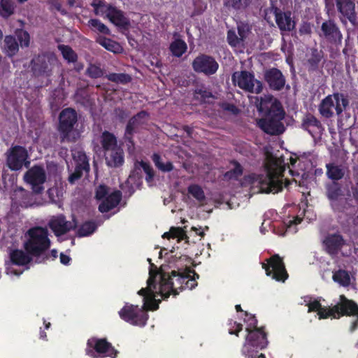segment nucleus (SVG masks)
<instances>
[{
  "label": "nucleus",
  "mask_w": 358,
  "mask_h": 358,
  "mask_svg": "<svg viewBox=\"0 0 358 358\" xmlns=\"http://www.w3.org/2000/svg\"><path fill=\"white\" fill-rule=\"evenodd\" d=\"M196 286L197 282H195L194 278H189V274L185 269H171L169 264L160 266V280L157 289V296L160 295L166 299L171 294L176 296L183 289H192Z\"/></svg>",
  "instance_id": "nucleus-1"
},
{
  "label": "nucleus",
  "mask_w": 358,
  "mask_h": 358,
  "mask_svg": "<svg viewBox=\"0 0 358 358\" xmlns=\"http://www.w3.org/2000/svg\"><path fill=\"white\" fill-rule=\"evenodd\" d=\"M244 322L248 334L241 348V354L245 358H266L261 350L267 348L268 341L264 327H257V319L255 315L244 312Z\"/></svg>",
  "instance_id": "nucleus-2"
},
{
  "label": "nucleus",
  "mask_w": 358,
  "mask_h": 358,
  "mask_svg": "<svg viewBox=\"0 0 358 358\" xmlns=\"http://www.w3.org/2000/svg\"><path fill=\"white\" fill-rule=\"evenodd\" d=\"M257 108L264 117L258 120L257 124L264 133L271 136H279L284 133L285 127L282 121L285 112L280 101L262 99Z\"/></svg>",
  "instance_id": "nucleus-3"
},
{
  "label": "nucleus",
  "mask_w": 358,
  "mask_h": 358,
  "mask_svg": "<svg viewBox=\"0 0 358 358\" xmlns=\"http://www.w3.org/2000/svg\"><path fill=\"white\" fill-rule=\"evenodd\" d=\"M139 295L143 297V304L141 308L138 306L126 303L118 314L124 322L134 326L142 327L146 325L149 318L147 311L157 310L161 300H157V294H155L145 292L144 294Z\"/></svg>",
  "instance_id": "nucleus-4"
},
{
  "label": "nucleus",
  "mask_w": 358,
  "mask_h": 358,
  "mask_svg": "<svg viewBox=\"0 0 358 358\" xmlns=\"http://www.w3.org/2000/svg\"><path fill=\"white\" fill-rule=\"evenodd\" d=\"M24 238V250L37 259L43 256L51 246L49 232L45 227H31L25 233Z\"/></svg>",
  "instance_id": "nucleus-5"
},
{
  "label": "nucleus",
  "mask_w": 358,
  "mask_h": 358,
  "mask_svg": "<svg viewBox=\"0 0 358 358\" xmlns=\"http://www.w3.org/2000/svg\"><path fill=\"white\" fill-rule=\"evenodd\" d=\"M91 6L94 8L95 15L106 13L107 18L116 27L123 30H129L130 20L122 10L103 1H93Z\"/></svg>",
  "instance_id": "nucleus-6"
},
{
  "label": "nucleus",
  "mask_w": 358,
  "mask_h": 358,
  "mask_svg": "<svg viewBox=\"0 0 358 358\" xmlns=\"http://www.w3.org/2000/svg\"><path fill=\"white\" fill-rule=\"evenodd\" d=\"M329 315L334 319H340L343 316L355 317V320L351 322L350 331L354 332L358 328V304L344 294L340 295L339 301L331 307Z\"/></svg>",
  "instance_id": "nucleus-7"
},
{
  "label": "nucleus",
  "mask_w": 358,
  "mask_h": 358,
  "mask_svg": "<svg viewBox=\"0 0 358 358\" xmlns=\"http://www.w3.org/2000/svg\"><path fill=\"white\" fill-rule=\"evenodd\" d=\"M349 105V101L344 94L335 92L324 98L318 106L320 114L325 118H331L334 113L333 108L336 110L337 115H341Z\"/></svg>",
  "instance_id": "nucleus-8"
},
{
  "label": "nucleus",
  "mask_w": 358,
  "mask_h": 358,
  "mask_svg": "<svg viewBox=\"0 0 358 358\" xmlns=\"http://www.w3.org/2000/svg\"><path fill=\"white\" fill-rule=\"evenodd\" d=\"M85 352L91 358H117L119 354V351L106 338L95 336L87 341Z\"/></svg>",
  "instance_id": "nucleus-9"
},
{
  "label": "nucleus",
  "mask_w": 358,
  "mask_h": 358,
  "mask_svg": "<svg viewBox=\"0 0 358 358\" xmlns=\"http://www.w3.org/2000/svg\"><path fill=\"white\" fill-rule=\"evenodd\" d=\"M77 122L78 114L75 109L66 108L61 111L59 115L57 131L62 143L74 141V139L71 136V134L73 132Z\"/></svg>",
  "instance_id": "nucleus-10"
},
{
  "label": "nucleus",
  "mask_w": 358,
  "mask_h": 358,
  "mask_svg": "<svg viewBox=\"0 0 358 358\" xmlns=\"http://www.w3.org/2000/svg\"><path fill=\"white\" fill-rule=\"evenodd\" d=\"M6 166L13 171H18L23 167L30 166L29 156L27 150L22 145H12L6 153Z\"/></svg>",
  "instance_id": "nucleus-11"
},
{
  "label": "nucleus",
  "mask_w": 358,
  "mask_h": 358,
  "mask_svg": "<svg viewBox=\"0 0 358 358\" xmlns=\"http://www.w3.org/2000/svg\"><path fill=\"white\" fill-rule=\"evenodd\" d=\"M231 79L235 85L245 92L260 94L263 90L262 82L255 79L254 73L248 71L234 72Z\"/></svg>",
  "instance_id": "nucleus-12"
},
{
  "label": "nucleus",
  "mask_w": 358,
  "mask_h": 358,
  "mask_svg": "<svg viewBox=\"0 0 358 358\" xmlns=\"http://www.w3.org/2000/svg\"><path fill=\"white\" fill-rule=\"evenodd\" d=\"M318 35L328 43L336 47L342 44L343 34L334 19L329 18L324 20L321 24Z\"/></svg>",
  "instance_id": "nucleus-13"
},
{
  "label": "nucleus",
  "mask_w": 358,
  "mask_h": 358,
  "mask_svg": "<svg viewBox=\"0 0 358 358\" xmlns=\"http://www.w3.org/2000/svg\"><path fill=\"white\" fill-rule=\"evenodd\" d=\"M46 179L47 176L43 166L38 164L29 169L24 175V182L31 185L32 192L36 194L43 193Z\"/></svg>",
  "instance_id": "nucleus-14"
},
{
  "label": "nucleus",
  "mask_w": 358,
  "mask_h": 358,
  "mask_svg": "<svg viewBox=\"0 0 358 358\" xmlns=\"http://www.w3.org/2000/svg\"><path fill=\"white\" fill-rule=\"evenodd\" d=\"M262 264L266 274L278 282H284L289 277L282 259L278 254L272 255Z\"/></svg>",
  "instance_id": "nucleus-15"
},
{
  "label": "nucleus",
  "mask_w": 358,
  "mask_h": 358,
  "mask_svg": "<svg viewBox=\"0 0 358 358\" xmlns=\"http://www.w3.org/2000/svg\"><path fill=\"white\" fill-rule=\"evenodd\" d=\"M192 66L195 72L210 76L217 73L219 64L213 57L200 54L194 59Z\"/></svg>",
  "instance_id": "nucleus-16"
},
{
  "label": "nucleus",
  "mask_w": 358,
  "mask_h": 358,
  "mask_svg": "<svg viewBox=\"0 0 358 358\" xmlns=\"http://www.w3.org/2000/svg\"><path fill=\"white\" fill-rule=\"evenodd\" d=\"M55 61L53 56L43 53L34 57L31 61V71L36 76L50 77L52 71V63Z\"/></svg>",
  "instance_id": "nucleus-17"
},
{
  "label": "nucleus",
  "mask_w": 358,
  "mask_h": 358,
  "mask_svg": "<svg viewBox=\"0 0 358 358\" xmlns=\"http://www.w3.org/2000/svg\"><path fill=\"white\" fill-rule=\"evenodd\" d=\"M273 13L275 15V22L280 31H291L295 28L296 23L291 17V12H282L278 7L272 5L265 10V19L268 20L267 15Z\"/></svg>",
  "instance_id": "nucleus-18"
},
{
  "label": "nucleus",
  "mask_w": 358,
  "mask_h": 358,
  "mask_svg": "<svg viewBox=\"0 0 358 358\" xmlns=\"http://www.w3.org/2000/svg\"><path fill=\"white\" fill-rule=\"evenodd\" d=\"M336 8L341 15V22L346 24L348 20L353 27L357 25V15L355 11V3L354 0H336Z\"/></svg>",
  "instance_id": "nucleus-19"
},
{
  "label": "nucleus",
  "mask_w": 358,
  "mask_h": 358,
  "mask_svg": "<svg viewBox=\"0 0 358 358\" xmlns=\"http://www.w3.org/2000/svg\"><path fill=\"white\" fill-rule=\"evenodd\" d=\"M284 169L280 167L278 173H273L268 170L265 178L260 181V189L262 192L268 194H275L282 190V179L279 178V176L283 172Z\"/></svg>",
  "instance_id": "nucleus-20"
},
{
  "label": "nucleus",
  "mask_w": 358,
  "mask_h": 358,
  "mask_svg": "<svg viewBox=\"0 0 358 358\" xmlns=\"http://www.w3.org/2000/svg\"><path fill=\"white\" fill-rule=\"evenodd\" d=\"M48 226L56 236H61L75 229L77 227V222L76 220H73V222L67 221L66 217L60 214L57 216H53L49 220Z\"/></svg>",
  "instance_id": "nucleus-21"
},
{
  "label": "nucleus",
  "mask_w": 358,
  "mask_h": 358,
  "mask_svg": "<svg viewBox=\"0 0 358 358\" xmlns=\"http://www.w3.org/2000/svg\"><path fill=\"white\" fill-rule=\"evenodd\" d=\"M264 80L273 90L280 91L285 85V78L280 70L277 68H271L265 71L264 73Z\"/></svg>",
  "instance_id": "nucleus-22"
},
{
  "label": "nucleus",
  "mask_w": 358,
  "mask_h": 358,
  "mask_svg": "<svg viewBox=\"0 0 358 358\" xmlns=\"http://www.w3.org/2000/svg\"><path fill=\"white\" fill-rule=\"evenodd\" d=\"M323 245L328 254L336 255L345 245V240L339 234H328L323 241Z\"/></svg>",
  "instance_id": "nucleus-23"
},
{
  "label": "nucleus",
  "mask_w": 358,
  "mask_h": 358,
  "mask_svg": "<svg viewBox=\"0 0 358 358\" xmlns=\"http://www.w3.org/2000/svg\"><path fill=\"white\" fill-rule=\"evenodd\" d=\"M312 297L309 296H306L304 298V302H306V306H308V313L311 312H317L319 316V319H327L330 317L331 315V307H322L320 303L321 297H317L315 299L314 301H311Z\"/></svg>",
  "instance_id": "nucleus-24"
},
{
  "label": "nucleus",
  "mask_w": 358,
  "mask_h": 358,
  "mask_svg": "<svg viewBox=\"0 0 358 358\" xmlns=\"http://www.w3.org/2000/svg\"><path fill=\"white\" fill-rule=\"evenodd\" d=\"M160 275V268L158 270L155 264L150 263L149 269V278L147 280V287L141 288L138 294H144L145 292L157 294L158 284L157 282V275Z\"/></svg>",
  "instance_id": "nucleus-25"
},
{
  "label": "nucleus",
  "mask_w": 358,
  "mask_h": 358,
  "mask_svg": "<svg viewBox=\"0 0 358 358\" xmlns=\"http://www.w3.org/2000/svg\"><path fill=\"white\" fill-rule=\"evenodd\" d=\"M105 155L106 162L109 167L119 168L124 163V153L120 146L105 152Z\"/></svg>",
  "instance_id": "nucleus-26"
},
{
  "label": "nucleus",
  "mask_w": 358,
  "mask_h": 358,
  "mask_svg": "<svg viewBox=\"0 0 358 358\" xmlns=\"http://www.w3.org/2000/svg\"><path fill=\"white\" fill-rule=\"evenodd\" d=\"M301 128L313 135L312 132L321 133L323 126L321 122L313 114L307 113L302 119Z\"/></svg>",
  "instance_id": "nucleus-27"
},
{
  "label": "nucleus",
  "mask_w": 358,
  "mask_h": 358,
  "mask_svg": "<svg viewBox=\"0 0 358 358\" xmlns=\"http://www.w3.org/2000/svg\"><path fill=\"white\" fill-rule=\"evenodd\" d=\"M122 196L121 191L115 190L108 194L99 204V210L103 213L109 212L120 203Z\"/></svg>",
  "instance_id": "nucleus-28"
},
{
  "label": "nucleus",
  "mask_w": 358,
  "mask_h": 358,
  "mask_svg": "<svg viewBox=\"0 0 358 358\" xmlns=\"http://www.w3.org/2000/svg\"><path fill=\"white\" fill-rule=\"evenodd\" d=\"M32 255L25 250L13 249L9 252V258L12 264L19 266H27L33 260Z\"/></svg>",
  "instance_id": "nucleus-29"
},
{
  "label": "nucleus",
  "mask_w": 358,
  "mask_h": 358,
  "mask_svg": "<svg viewBox=\"0 0 358 358\" xmlns=\"http://www.w3.org/2000/svg\"><path fill=\"white\" fill-rule=\"evenodd\" d=\"M326 169L328 178L335 181L341 180L348 171V167L345 165L334 162L327 164Z\"/></svg>",
  "instance_id": "nucleus-30"
},
{
  "label": "nucleus",
  "mask_w": 358,
  "mask_h": 358,
  "mask_svg": "<svg viewBox=\"0 0 358 358\" xmlns=\"http://www.w3.org/2000/svg\"><path fill=\"white\" fill-rule=\"evenodd\" d=\"M96 41L106 50L115 54L120 53L122 50V48L120 44L111 38L99 36L96 38Z\"/></svg>",
  "instance_id": "nucleus-31"
},
{
  "label": "nucleus",
  "mask_w": 358,
  "mask_h": 358,
  "mask_svg": "<svg viewBox=\"0 0 358 358\" xmlns=\"http://www.w3.org/2000/svg\"><path fill=\"white\" fill-rule=\"evenodd\" d=\"M101 144L105 152L119 147L116 136L108 131H104L101 134Z\"/></svg>",
  "instance_id": "nucleus-32"
},
{
  "label": "nucleus",
  "mask_w": 358,
  "mask_h": 358,
  "mask_svg": "<svg viewBox=\"0 0 358 358\" xmlns=\"http://www.w3.org/2000/svg\"><path fill=\"white\" fill-rule=\"evenodd\" d=\"M326 192L328 199L331 201H337L338 197L343 195L341 185L335 180L326 185Z\"/></svg>",
  "instance_id": "nucleus-33"
},
{
  "label": "nucleus",
  "mask_w": 358,
  "mask_h": 358,
  "mask_svg": "<svg viewBox=\"0 0 358 358\" xmlns=\"http://www.w3.org/2000/svg\"><path fill=\"white\" fill-rule=\"evenodd\" d=\"M169 50L173 56L180 57L187 51V45L182 39L176 38L171 43Z\"/></svg>",
  "instance_id": "nucleus-34"
},
{
  "label": "nucleus",
  "mask_w": 358,
  "mask_h": 358,
  "mask_svg": "<svg viewBox=\"0 0 358 358\" xmlns=\"http://www.w3.org/2000/svg\"><path fill=\"white\" fill-rule=\"evenodd\" d=\"M4 48L6 55L10 57L14 56L18 52L19 44L13 36L8 35L5 37Z\"/></svg>",
  "instance_id": "nucleus-35"
},
{
  "label": "nucleus",
  "mask_w": 358,
  "mask_h": 358,
  "mask_svg": "<svg viewBox=\"0 0 358 358\" xmlns=\"http://www.w3.org/2000/svg\"><path fill=\"white\" fill-rule=\"evenodd\" d=\"M251 2L252 0H224V6L229 10L243 11L250 5Z\"/></svg>",
  "instance_id": "nucleus-36"
},
{
  "label": "nucleus",
  "mask_w": 358,
  "mask_h": 358,
  "mask_svg": "<svg viewBox=\"0 0 358 358\" xmlns=\"http://www.w3.org/2000/svg\"><path fill=\"white\" fill-rule=\"evenodd\" d=\"M230 164L233 165L234 168L227 171L224 174V176L225 178L229 180H238L243 173V168L241 164L235 159L231 160Z\"/></svg>",
  "instance_id": "nucleus-37"
},
{
  "label": "nucleus",
  "mask_w": 358,
  "mask_h": 358,
  "mask_svg": "<svg viewBox=\"0 0 358 358\" xmlns=\"http://www.w3.org/2000/svg\"><path fill=\"white\" fill-rule=\"evenodd\" d=\"M15 3L12 0H0V16L8 19L14 14Z\"/></svg>",
  "instance_id": "nucleus-38"
},
{
  "label": "nucleus",
  "mask_w": 358,
  "mask_h": 358,
  "mask_svg": "<svg viewBox=\"0 0 358 358\" xmlns=\"http://www.w3.org/2000/svg\"><path fill=\"white\" fill-rule=\"evenodd\" d=\"M322 57L323 53L322 51H318L317 48L312 49L310 57L308 59L309 71H317L319 67V64L320 63Z\"/></svg>",
  "instance_id": "nucleus-39"
},
{
  "label": "nucleus",
  "mask_w": 358,
  "mask_h": 358,
  "mask_svg": "<svg viewBox=\"0 0 358 358\" xmlns=\"http://www.w3.org/2000/svg\"><path fill=\"white\" fill-rule=\"evenodd\" d=\"M162 238H167V239L178 238V241L188 239V236L186 234L185 231H184L180 227H171L169 231L165 232L162 235Z\"/></svg>",
  "instance_id": "nucleus-40"
},
{
  "label": "nucleus",
  "mask_w": 358,
  "mask_h": 358,
  "mask_svg": "<svg viewBox=\"0 0 358 358\" xmlns=\"http://www.w3.org/2000/svg\"><path fill=\"white\" fill-rule=\"evenodd\" d=\"M152 160L155 166L162 172H170L173 170L174 166L171 162L164 163L161 156L158 153H154L152 156Z\"/></svg>",
  "instance_id": "nucleus-41"
},
{
  "label": "nucleus",
  "mask_w": 358,
  "mask_h": 358,
  "mask_svg": "<svg viewBox=\"0 0 358 358\" xmlns=\"http://www.w3.org/2000/svg\"><path fill=\"white\" fill-rule=\"evenodd\" d=\"M109 81L115 83L117 84L126 85L130 83L132 80L131 76L124 73H110L107 74L106 76Z\"/></svg>",
  "instance_id": "nucleus-42"
},
{
  "label": "nucleus",
  "mask_w": 358,
  "mask_h": 358,
  "mask_svg": "<svg viewBox=\"0 0 358 358\" xmlns=\"http://www.w3.org/2000/svg\"><path fill=\"white\" fill-rule=\"evenodd\" d=\"M87 25L93 31H98L106 35L110 34L109 28L99 19H90Z\"/></svg>",
  "instance_id": "nucleus-43"
},
{
  "label": "nucleus",
  "mask_w": 358,
  "mask_h": 358,
  "mask_svg": "<svg viewBox=\"0 0 358 358\" xmlns=\"http://www.w3.org/2000/svg\"><path fill=\"white\" fill-rule=\"evenodd\" d=\"M97 228L94 221L85 222L78 230V236L80 237L87 236L93 234Z\"/></svg>",
  "instance_id": "nucleus-44"
},
{
  "label": "nucleus",
  "mask_w": 358,
  "mask_h": 358,
  "mask_svg": "<svg viewBox=\"0 0 358 358\" xmlns=\"http://www.w3.org/2000/svg\"><path fill=\"white\" fill-rule=\"evenodd\" d=\"M332 278L334 282L343 287H347L350 283V275L345 270L340 269L334 272Z\"/></svg>",
  "instance_id": "nucleus-45"
},
{
  "label": "nucleus",
  "mask_w": 358,
  "mask_h": 358,
  "mask_svg": "<svg viewBox=\"0 0 358 358\" xmlns=\"http://www.w3.org/2000/svg\"><path fill=\"white\" fill-rule=\"evenodd\" d=\"M58 49L61 51L63 57L69 62L74 63L77 61L78 55L70 46L59 45Z\"/></svg>",
  "instance_id": "nucleus-46"
},
{
  "label": "nucleus",
  "mask_w": 358,
  "mask_h": 358,
  "mask_svg": "<svg viewBox=\"0 0 358 358\" xmlns=\"http://www.w3.org/2000/svg\"><path fill=\"white\" fill-rule=\"evenodd\" d=\"M187 192L199 202H203L206 199L204 192L199 185L192 184L189 185Z\"/></svg>",
  "instance_id": "nucleus-47"
},
{
  "label": "nucleus",
  "mask_w": 358,
  "mask_h": 358,
  "mask_svg": "<svg viewBox=\"0 0 358 358\" xmlns=\"http://www.w3.org/2000/svg\"><path fill=\"white\" fill-rule=\"evenodd\" d=\"M135 132L136 128L127 123L124 134V139L127 143L129 149L134 147L135 143L134 141V134Z\"/></svg>",
  "instance_id": "nucleus-48"
},
{
  "label": "nucleus",
  "mask_w": 358,
  "mask_h": 358,
  "mask_svg": "<svg viewBox=\"0 0 358 358\" xmlns=\"http://www.w3.org/2000/svg\"><path fill=\"white\" fill-rule=\"evenodd\" d=\"M103 73V69L93 64H90L86 69V75L93 79L101 78Z\"/></svg>",
  "instance_id": "nucleus-49"
},
{
  "label": "nucleus",
  "mask_w": 358,
  "mask_h": 358,
  "mask_svg": "<svg viewBox=\"0 0 358 358\" xmlns=\"http://www.w3.org/2000/svg\"><path fill=\"white\" fill-rule=\"evenodd\" d=\"M148 115V112H146L145 110H141V111L138 112L137 114H136L135 115H134L133 117H131L127 123H129V124L132 125L134 127L137 129L142 124V122H140V120L146 117Z\"/></svg>",
  "instance_id": "nucleus-50"
},
{
  "label": "nucleus",
  "mask_w": 358,
  "mask_h": 358,
  "mask_svg": "<svg viewBox=\"0 0 358 358\" xmlns=\"http://www.w3.org/2000/svg\"><path fill=\"white\" fill-rule=\"evenodd\" d=\"M139 164L144 172L146 173L145 180L147 182L152 181L155 176V172L151 166L148 163L143 161L140 162Z\"/></svg>",
  "instance_id": "nucleus-51"
},
{
  "label": "nucleus",
  "mask_w": 358,
  "mask_h": 358,
  "mask_svg": "<svg viewBox=\"0 0 358 358\" xmlns=\"http://www.w3.org/2000/svg\"><path fill=\"white\" fill-rule=\"evenodd\" d=\"M227 41L229 45L233 48L237 47L241 41L233 29H229L227 31Z\"/></svg>",
  "instance_id": "nucleus-52"
},
{
  "label": "nucleus",
  "mask_w": 358,
  "mask_h": 358,
  "mask_svg": "<svg viewBox=\"0 0 358 358\" xmlns=\"http://www.w3.org/2000/svg\"><path fill=\"white\" fill-rule=\"evenodd\" d=\"M213 97V94L205 89H196L194 92V98L205 102L207 99Z\"/></svg>",
  "instance_id": "nucleus-53"
},
{
  "label": "nucleus",
  "mask_w": 358,
  "mask_h": 358,
  "mask_svg": "<svg viewBox=\"0 0 358 358\" xmlns=\"http://www.w3.org/2000/svg\"><path fill=\"white\" fill-rule=\"evenodd\" d=\"M229 334L238 336V333L242 331L243 325L241 323L237 322L233 320H229L228 321Z\"/></svg>",
  "instance_id": "nucleus-54"
},
{
  "label": "nucleus",
  "mask_w": 358,
  "mask_h": 358,
  "mask_svg": "<svg viewBox=\"0 0 358 358\" xmlns=\"http://www.w3.org/2000/svg\"><path fill=\"white\" fill-rule=\"evenodd\" d=\"M108 187L105 185H99L95 192V198L97 200H103L108 195Z\"/></svg>",
  "instance_id": "nucleus-55"
},
{
  "label": "nucleus",
  "mask_w": 358,
  "mask_h": 358,
  "mask_svg": "<svg viewBox=\"0 0 358 358\" xmlns=\"http://www.w3.org/2000/svg\"><path fill=\"white\" fill-rule=\"evenodd\" d=\"M17 39L21 47H28L29 45L30 36L27 31H20L17 34Z\"/></svg>",
  "instance_id": "nucleus-56"
},
{
  "label": "nucleus",
  "mask_w": 358,
  "mask_h": 358,
  "mask_svg": "<svg viewBox=\"0 0 358 358\" xmlns=\"http://www.w3.org/2000/svg\"><path fill=\"white\" fill-rule=\"evenodd\" d=\"M57 256H58L57 250L55 249H52V250H50V253H47V252H46L43 256H41V260L37 259L36 262L43 263L46 260L49 259L50 258H52V259L54 260L57 257Z\"/></svg>",
  "instance_id": "nucleus-57"
},
{
  "label": "nucleus",
  "mask_w": 358,
  "mask_h": 358,
  "mask_svg": "<svg viewBox=\"0 0 358 358\" xmlns=\"http://www.w3.org/2000/svg\"><path fill=\"white\" fill-rule=\"evenodd\" d=\"M299 33L301 35H309L312 33V27L310 22H303L299 27Z\"/></svg>",
  "instance_id": "nucleus-58"
},
{
  "label": "nucleus",
  "mask_w": 358,
  "mask_h": 358,
  "mask_svg": "<svg viewBox=\"0 0 358 358\" xmlns=\"http://www.w3.org/2000/svg\"><path fill=\"white\" fill-rule=\"evenodd\" d=\"M116 117L121 122L124 121L128 116V113L123 108H116L114 110Z\"/></svg>",
  "instance_id": "nucleus-59"
},
{
  "label": "nucleus",
  "mask_w": 358,
  "mask_h": 358,
  "mask_svg": "<svg viewBox=\"0 0 358 358\" xmlns=\"http://www.w3.org/2000/svg\"><path fill=\"white\" fill-rule=\"evenodd\" d=\"M83 173H80V170L75 168V171L69 177V181L70 183H74L76 180H79L83 176Z\"/></svg>",
  "instance_id": "nucleus-60"
},
{
  "label": "nucleus",
  "mask_w": 358,
  "mask_h": 358,
  "mask_svg": "<svg viewBox=\"0 0 358 358\" xmlns=\"http://www.w3.org/2000/svg\"><path fill=\"white\" fill-rule=\"evenodd\" d=\"M76 169L80 171V173H83V171H89L90 165L87 161H83L76 165Z\"/></svg>",
  "instance_id": "nucleus-61"
},
{
  "label": "nucleus",
  "mask_w": 358,
  "mask_h": 358,
  "mask_svg": "<svg viewBox=\"0 0 358 358\" xmlns=\"http://www.w3.org/2000/svg\"><path fill=\"white\" fill-rule=\"evenodd\" d=\"M298 161V158L297 157H290L289 159V162H290V165L292 166V168H289V172L291 173V174L292 176H295V175H297L299 176V173L298 172H296L295 171H294L292 169L295 167V164Z\"/></svg>",
  "instance_id": "nucleus-62"
},
{
  "label": "nucleus",
  "mask_w": 358,
  "mask_h": 358,
  "mask_svg": "<svg viewBox=\"0 0 358 358\" xmlns=\"http://www.w3.org/2000/svg\"><path fill=\"white\" fill-rule=\"evenodd\" d=\"M60 262L64 265H69L71 259L69 255H66L64 253L60 254Z\"/></svg>",
  "instance_id": "nucleus-63"
},
{
  "label": "nucleus",
  "mask_w": 358,
  "mask_h": 358,
  "mask_svg": "<svg viewBox=\"0 0 358 358\" xmlns=\"http://www.w3.org/2000/svg\"><path fill=\"white\" fill-rule=\"evenodd\" d=\"M238 33L241 41H243L246 37L245 29L244 26H238Z\"/></svg>",
  "instance_id": "nucleus-64"
}]
</instances>
